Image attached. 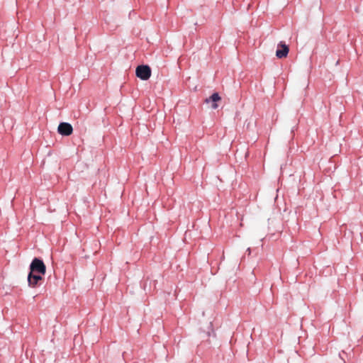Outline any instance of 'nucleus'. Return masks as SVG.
Listing matches in <instances>:
<instances>
[{"label": "nucleus", "mask_w": 363, "mask_h": 363, "mask_svg": "<svg viewBox=\"0 0 363 363\" xmlns=\"http://www.w3.org/2000/svg\"><path fill=\"white\" fill-rule=\"evenodd\" d=\"M220 101H221V97L219 94L218 93H213L211 96L206 98L204 102L206 104L211 103V108L213 109H216L218 107L217 102Z\"/></svg>", "instance_id": "obj_6"}, {"label": "nucleus", "mask_w": 363, "mask_h": 363, "mask_svg": "<svg viewBox=\"0 0 363 363\" xmlns=\"http://www.w3.org/2000/svg\"><path fill=\"white\" fill-rule=\"evenodd\" d=\"M289 51V48L288 45H286L284 42H280L277 45V50L276 51V56L277 58L281 59L287 57Z\"/></svg>", "instance_id": "obj_4"}, {"label": "nucleus", "mask_w": 363, "mask_h": 363, "mask_svg": "<svg viewBox=\"0 0 363 363\" xmlns=\"http://www.w3.org/2000/svg\"><path fill=\"white\" fill-rule=\"evenodd\" d=\"M57 131L62 135L69 136L72 135L73 132V128L70 123L62 122L58 125Z\"/></svg>", "instance_id": "obj_3"}, {"label": "nucleus", "mask_w": 363, "mask_h": 363, "mask_svg": "<svg viewBox=\"0 0 363 363\" xmlns=\"http://www.w3.org/2000/svg\"><path fill=\"white\" fill-rule=\"evenodd\" d=\"M135 74L142 80H147L151 76V69L148 65H139L136 67Z\"/></svg>", "instance_id": "obj_2"}, {"label": "nucleus", "mask_w": 363, "mask_h": 363, "mask_svg": "<svg viewBox=\"0 0 363 363\" xmlns=\"http://www.w3.org/2000/svg\"><path fill=\"white\" fill-rule=\"evenodd\" d=\"M30 272L38 273L44 275L46 272V267L41 259L34 258L30 265Z\"/></svg>", "instance_id": "obj_1"}, {"label": "nucleus", "mask_w": 363, "mask_h": 363, "mask_svg": "<svg viewBox=\"0 0 363 363\" xmlns=\"http://www.w3.org/2000/svg\"><path fill=\"white\" fill-rule=\"evenodd\" d=\"M43 280V277L40 275L36 274V273L30 272L28 276V285L30 287H35L39 282Z\"/></svg>", "instance_id": "obj_5"}]
</instances>
